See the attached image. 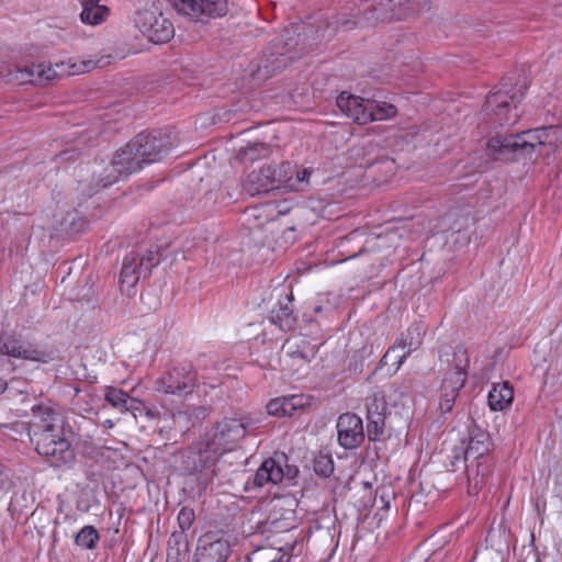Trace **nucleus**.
Instances as JSON below:
<instances>
[{
	"label": "nucleus",
	"instance_id": "obj_1",
	"mask_svg": "<svg viewBox=\"0 0 562 562\" xmlns=\"http://www.w3.org/2000/svg\"><path fill=\"white\" fill-rule=\"evenodd\" d=\"M562 130L558 126L528 130L517 134H496L486 144V155L499 161L531 158L547 145H555Z\"/></svg>",
	"mask_w": 562,
	"mask_h": 562
},
{
	"label": "nucleus",
	"instance_id": "obj_2",
	"mask_svg": "<svg viewBox=\"0 0 562 562\" xmlns=\"http://www.w3.org/2000/svg\"><path fill=\"white\" fill-rule=\"evenodd\" d=\"M492 446L488 432L477 424H472L468 427V437L451 456L448 464L450 471H457L460 465H464L468 471L469 494H477L484 485L490 467L481 459L492 449Z\"/></svg>",
	"mask_w": 562,
	"mask_h": 562
},
{
	"label": "nucleus",
	"instance_id": "obj_3",
	"mask_svg": "<svg viewBox=\"0 0 562 562\" xmlns=\"http://www.w3.org/2000/svg\"><path fill=\"white\" fill-rule=\"evenodd\" d=\"M525 85L504 79L486 98L485 114L501 126H512L519 119L518 104L525 95Z\"/></svg>",
	"mask_w": 562,
	"mask_h": 562
},
{
	"label": "nucleus",
	"instance_id": "obj_4",
	"mask_svg": "<svg viewBox=\"0 0 562 562\" xmlns=\"http://www.w3.org/2000/svg\"><path fill=\"white\" fill-rule=\"evenodd\" d=\"M40 431L29 435L38 454L48 458L54 467L69 465L75 460L74 450L65 437L64 424H43Z\"/></svg>",
	"mask_w": 562,
	"mask_h": 562
},
{
	"label": "nucleus",
	"instance_id": "obj_5",
	"mask_svg": "<svg viewBox=\"0 0 562 562\" xmlns=\"http://www.w3.org/2000/svg\"><path fill=\"white\" fill-rule=\"evenodd\" d=\"M94 67L92 60H63L52 64H32L20 68V80L33 85L45 86L65 77L76 76L90 71Z\"/></svg>",
	"mask_w": 562,
	"mask_h": 562
},
{
	"label": "nucleus",
	"instance_id": "obj_6",
	"mask_svg": "<svg viewBox=\"0 0 562 562\" xmlns=\"http://www.w3.org/2000/svg\"><path fill=\"white\" fill-rule=\"evenodd\" d=\"M159 263V255L156 250L146 249L144 251L132 250L128 252L122 263L120 273V284L123 291L132 290L142 278H147L153 268Z\"/></svg>",
	"mask_w": 562,
	"mask_h": 562
},
{
	"label": "nucleus",
	"instance_id": "obj_7",
	"mask_svg": "<svg viewBox=\"0 0 562 562\" xmlns=\"http://www.w3.org/2000/svg\"><path fill=\"white\" fill-rule=\"evenodd\" d=\"M104 401L120 413L130 414L137 418H167L175 417L173 413L160 414V411L146 406L142 401L132 397L128 393L116 386L108 385L103 389Z\"/></svg>",
	"mask_w": 562,
	"mask_h": 562
},
{
	"label": "nucleus",
	"instance_id": "obj_8",
	"mask_svg": "<svg viewBox=\"0 0 562 562\" xmlns=\"http://www.w3.org/2000/svg\"><path fill=\"white\" fill-rule=\"evenodd\" d=\"M293 35L294 31L286 29L280 36L274 38L270 52L265 55L262 60L267 72L274 74L280 71L297 57L294 50L299 38H295ZM300 36L301 34H297V37Z\"/></svg>",
	"mask_w": 562,
	"mask_h": 562
},
{
	"label": "nucleus",
	"instance_id": "obj_9",
	"mask_svg": "<svg viewBox=\"0 0 562 562\" xmlns=\"http://www.w3.org/2000/svg\"><path fill=\"white\" fill-rule=\"evenodd\" d=\"M196 378L184 368H175L156 381V390L166 395L176 396L183 404L193 393Z\"/></svg>",
	"mask_w": 562,
	"mask_h": 562
},
{
	"label": "nucleus",
	"instance_id": "obj_10",
	"mask_svg": "<svg viewBox=\"0 0 562 562\" xmlns=\"http://www.w3.org/2000/svg\"><path fill=\"white\" fill-rule=\"evenodd\" d=\"M135 24L143 35L155 44L166 43L175 34L172 23L156 10L138 11Z\"/></svg>",
	"mask_w": 562,
	"mask_h": 562
},
{
	"label": "nucleus",
	"instance_id": "obj_11",
	"mask_svg": "<svg viewBox=\"0 0 562 562\" xmlns=\"http://www.w3.org/2000/svg\"><path fill=\"white\" fill-rule=\"evenodd\" d=\"M130 143L139 157L142 167L159 161L172 147L169 136L161 132L138 134Z\"/></svg>",
	"mask_w": 562,
	"mask_h": 562
},
{
	"label": "nucleus",
	"instance_id": "obj_12",
	"mask_svg": "<svg viewBox=\"0 0 562 562\" xmlns=\"http://www.w3.org/2000/svg\"><path fill=\"white\" fill-rule=\"evenodd\" d=\"M175 10L194 21H204L224 16L227 11V0H170Z\"/></svg>",
	"mask_w": 562,
	"mask_h": 562
},
{
	"label": "nucleus",
	"instance_id": "obj_13",
	"mask_svg": "<svg viewBox=\"0 0 562 562\" xmlns=\"http://www.w3.org/2000/svg\"><path fill=\"white\" fill-rule=\"evenodd\" d=\"M243 189L251 196L268 194L274 191L283 192L280 165H267L252 170L243 181Z\"/></svg>",
	"mask_w": 562,
	"mask_h": 562
},
{
	"label": "nucleus",
	"instance_id": "obj_14",
	"mask_svg": "<svg viewBox=\"0 0 562 562\" xmlns=\"http://www.w3.org/2000/svg\"><path fill=\"white\" fill-rule=\"evenodd\" d=\"M425 333L426 327L422 323H414L386 351L381 361L386 363L387 359L393 357L395 371H397L406 358L422 346Z\"/></svg>",
	"mask_w": 562,
	"mask_h": 562
},
{
	"label": "nucleus",
	"instance_id": "obj_15",
	"mask_svg": "<svg viewBox=\"0 0 562 562\" xmlns=\"http://www.w3.org/2000/svg\"><path fill=\"white\" fill-rule=\"evenodd\" d=\"M0 356L44 363L53 359L50 353L35 348L20 336L13 334L0 336Z\"/></svg>",
	"mask_w": 562,
	"mask_h": 562
},
{
	"label": "nucleus",
	"instance_id": "obj_16",
	"mask_svg": "<svg viewBox=\"0 0 562 562\" xmlns=\"http://www.w3.org/2000/svg\"><path fill=\"white\" fill-rule=\"evenodd\" d=\"M285 462L286 457L284 453H277L273 458L265 460L255 474V484L257 486H263L269 483L278 484L285 476L289 479L294 477L297 470L295 468L286 467V471H284L283 464Z\"/></svg>",
	"mask_w": 562,
	"mask_h": 562
},
{
	"label": "nucleus",
	"instance_id": "obj_17",
	"mask_svg": "<svg viewBox=\"0 0 562 562\" xmlns=\"http://www.w3.org/2000/svg\"><path fill=\"white\" fill-rule=\"evenodd\" d=\"M454 367L450 370L441 384V393L458 396L468 378L469 356L464 348L459 347L453 352Z\"/></svg>",
	"mask_w": 562,
	"mask_h": 562
},
{
	"label": "nucleus",
	"instance_id": "obj_18",
	"mask_svg": "<svg viewBox=\"0 0 562 562\" xmlns=\"http://www.w3.org/2000/svg\"><path fill=\"white\" fill-rule=\"evenodd\" d=\"M310 405V397L303 394L277 397L267 404V413L276 418H301L305 407Z\"/></svg>",
	"mask_w": 562,
	"mask_h": 562
},
{
	"label": "nucleus",
	"instance_id": "obj_19",
	"mask_svg": "<svg viewBox=\"0 0 562 562\" xmlns=\"http://www.w3.org/2000/svg\"><path fill=\"white\" fill-rule=\"evenodd\" d=\"M244 424H216L212 440L206 442V449L220 453L233 449V445L245 436Z\"/></svg>",
	"mask_w": 562,
	"mask_h": 562
},
{
	"label": "nucleus",
	"instance_id": "obj_20",
	"mask_svg": "<svg viewBox=\"0 0 562 562\" xmlns=\"http://www.w3.org/2000/svg\"><path fill=\"white\" fill-rule=\"evenodd\" d=\"M139 157L134 150L131 143H127L126 146L121 148L114 156L112 160V169L116 173L112 179L108 180L103 188L111 186L116 182L120 177H127L134 172H137L142 169Z\"/></svg>",
	"mask_w": 562,
	"mask_h": 562
},
{
	"label": "nucleus",
	"instance_id": "obj_21",
	"mask_svg": "<svg viewBox=\"0 0 562 562\" xmlns=\"http://www.w3.org/2000/svg\"><path fill=\"white\" fill-rule=\"evenodd\" d=\"M314 169L299 168L290 162L280 164L283 192L305 191L311 186Z\"/></svg>",
	"mask_w": 562,
	"mask_h": 562
},
{
	"label": "nucleus",
	"instance_id": "obj_22",
	"mask_svg": "<svg viewBox=\"0 0 562 562\" xmlns=\"http://www.w3.org/2000/svg\"><path fill=\"white\" fill-rule=\"evenodd\" d=\"M229 554L227 541L205 535L200 538L196 549V562H226Z\"/></svg>",
	"mask_w": 562,
	"mask_h": 562
},
{
	"label": "nucleus",
	"instance_id": "obj_23",
	"mask_svg": "<svg viewBox=\"0 0 562 562\" xmlns=\"http://www.w3.org/2000/svg\"><path fill=\"white\" fill-rule=\"evenodd\" d=\"M337 105L341 112L352 119L358 124H367L370 116H367L370 108V99H363L357 95L341 92L337 97Z\"/></svg>",
	"mask_w": 562,
	"mask_h": 562
},
{
	"label": "nucleus",
	"instance_id": "obj_24",
	"mask_svg": "<svg viewBox=\"0 0 562 562\" xmlns=\"http://www.w3.org/2000/svg\"><path fill=\"white\" fill-rule=\"evenodd\" d=\"M210 407L206 405H184L180 404L171 408H167L165 405H162V412L160 414H170L173 413L175 417H167L166 419H175V418H182L189 422L193 420H204L210 417Z\"/></svg>",
	"mask_w": 562,
	"mask_h": 562
},
{
	"label": "nucleus",
	"instance_id": "obj_25",
	"mask_svg": "<svg viewBox=\"0 0 562 562\" xmlns=\"http://www.w3.org/2000/svg\"><path fill=\"white\" fill-rule=\"evenodd\" d=\"M338 441L345 449H355L361 445L364 439L363 424H337Z\"/></svg>",
	"mask_w": 562,
	"mask_h": 562
},
{
	"label": "nucleus",
	"instance_id": "obj_26",
	"mask_svg": "<svg viewBox=\"0 0 562 562\" xmlns=\"http://www.w3.org/2000/svg\"><path fill=\"white\" fill-rule=\"evenodd\" d=\"M81 5L80 19L85 24L99 25L109 15V9L100 4L99 0H81Z\"/></svg>",
	"mask_w": 562,
	"mask_h": 562
},
{
	"label": "nucleus",
	"instance_id": "obj_27",
	"mask_svg": "<svg viewBox=\"0 0 562 562\" xmlns=\"http://www.w3.org/2000/svg\"><path fill=\"white\" fill-rule=\"evenodd\" d=\"M513 398V387L508 382H503L492 387L488 392L487 402L492 411H503L512 404Z\"/></svg>",
	"mask_w": 562,
	"mask_h": 562
},
{
	"label": "nucleus",
	"instance_id": "obj_28",
	"mask_svg": "<svg viewBox=\"0 0 562 562\" xmlns=\"http://www.w3.org/2000/svg\"><path fill=\"white\" fill-rule=\"evenodd\" d=\"M430 0H380V5L397 11L398 16L419 12L429 4Z\"/></svg>",
	"mask_w": 562,
	"mask_h": 562
},
{
	"label": "nucleus",
	"instance_id": "obj_29",
	"mask_svg": "<svg viewBox=\"0 0 562 562\" xmlns=\"http://www.w3.org/2000/svg\"><path fill=\"white\" fill-rule=\"evenodd\" d=\"M293 549L294 544L278 550L259 549L254 551L248 560L249 562H289Z\"/></svg>",
	"mask_w": 562,
	"mask_h": 562
},
{
	"label": "nucleus",
	"instance_id": "obj_30",
	"mask_svg": "<svg viewBox=\"0 0 562 562\" xmlns=\"http://www.w3.org/2000/svg\"><path fill=\"white\" fill-rule=\"evenodd\" d=\"M189 547L184 533L173 532L168 541L167 555L172 562H179L188 553Z\"/></svg>",
	"mask_w": 562,
	"mask_h": 562
},
{
	"label": "nucleus",
	"instance_id": "obj_31",
	"mask_svg": "<svg viewBox=\"0 0 562 562\" xmlns=\"http://www.w3.org/2000/svg\"><path fill=\"white\" fill-rule=\"evenodd\" d=\"M387 417V407L383 396L374 394L367 400L368 422H384Z\"/></svg>",
	"mask_w": 562,
	"mask_h": 562
},
{
	"label": "nucleus",
	"instance_id": "obj_32",
	"mask_svg": "<svg viewBox=\"0 0 562 562\" xmlns=\"http://www.w3.org/2000/svg\"><path fill=\"white\" fill-rule=\"evenodd\" d=\"M370 103L371 109L367 114V116H370L368 123L373 121L387 120L396 114V108L393 104L378 102L375 100H370Z\"/></svg>",
	"mask_w": 562,
	"mask_h": 562
},
{
	"label": "nucleus",
	"instance_id": "obj_33",
	"mask_svg": "<svg viewBox=\"0 0 562 562\" xmlns=\"http://www.w3.org/2000/svg\"><path fill=\"white\" fill-rule=\"evenodd\" d=\"M99 540V533L93 526H85L76 536V544L85 549H93Z\"/></svg>",
	"mask_w": 562,
	"mask_h": 562
},
{
	"label": "nucleus",
	"instance_id": "obj_34",
	"mask_svg": "<svg viewBox=\"0 0 562 562\" xmlns=\"http://www.w3.org/2000/svg\"><path fill=\"white\" fill-rule=\"evenodd\" d=\"M195 519V514L192 508L189 507H182L177 516V520L179 524V527L181 529V532L183 533L186 530L190 529L193 521Z\"/></svg>",
	"mask_w": 562,
	"mask_h": 562
},
{
	"label": "nucleus",
	"instance_id": "obj_35",
	"mask_svg": "<svg viewBox=\"0 0 562 562\" xmlns=\"http://www.w3.org/2000/svg\"><path fill=\"white\" fill-rule=\"evenodd\" d=\"M314 470L323 476H329L334 471L333 460L327 456H321L315 460Z\"/></svg>",
	"mask_w": 562,
	"mask_h": 562
},
{
	"label": "nucleus",
	"instance_id": "obj_36",
	"mask_svg": "<svg viewBox=\"0 0 562 562\" xmlns=\"http://www.w3.org/2000/svg\"><path fill=\"white\" fill-rule=\"evenodd\" d=\"M32 412L34 417L40 418L41 422L54 420L58 415L50 405H35L32 407Z\"/></svg>",
	"mask_w": 562,
	"mask_h": 562
},
{
	"label": "nucleus",
	"instance_id": "obj_37",
	"mask_svg": "<svg viewBox=\"0 0 562 562\" xmlns=\"http://www.w3.org/2000/svg\"><path fill=\"white\" fill-rule=\"evenodd\" d=\"M267 148L262 143H249L246 147H241L239 149V155H244L249 159H256L258 156L257 153L266 151Z\"/></svg>",
	"mask_w": 562,
	"mask_h": 562
},
{
	"label": "nucleus",
	"instance_id": "obj_38",
	"mask_svg": "<svg viewBox=\"0 0 562 562\" xmlns=\"http://www.w3.org/2000/svg\"><path fill=\"white\" fill-rule=\"evenodd\" d=\"M288 353L292 359H302L303 361L307 362L311 360V357L314 356V351L312 348H308V350L300 349L299 347L296 349H293V346L289 345Z\"/></svg>",
	"mask_w": 562,
	"mask_h": 562
},
{
	"label": "nucleus",
	"instance_id": "obj_39",
	"mask_svg": "<svg viewBox=\"0 0 562 562\" xmlns=\"http://www.w3.org/2000/svg\"><path fill=\"white\" fill-rule=\"evenodd\" d=\"M456 397L457 396H451V395L441 393V401L439 404V409L441 411L442 414H446V413H449L452 411Z\"/></svg>",
	"mask_w": 562,
	"mask_h": 562
},
{
	"label": "nucleus",
	"instance_id": "obj_40",
	"mask_svg": "<svg viewBox=\"0 0 562 562\" xmlns=\"http://www.w3.org/2000/svg\"><path fill=\"white\" fill-rule=\"evenodd\" d=\"M385 424H368V437L371 441L378 440L379 436L383 434Z\"/></svg>",
	"mask_w": 562,
	"mask_h": 562
},
{
	"label": "nucleus",
	"instance_id": "obj_41",
	"mask_svg": "<svg viewBox=\"0 0 562 562\" xmlns=\"http://www.w3.org/2000/svg\"><path fill=\"white\" fill-rule=\"evenodd\" d=\"M336 26L342 30H350L352 29L357 22L355 20H344V19H337L335 21Z\"/></svg>",
	"mask_w": 562,
	"mask_h": 562
},
{
	"label": "nucleus",
	"instance_id": "obj_42",
	"mask_svg": "<svg viewBox=\"0 0 562 562\" xmlns=\"http://www.w3.org/2000/svg\"><path fill=\"white\" fill-rule=\"evenodd\" d=\"M261 215V207H252L248 210V216L259 218Z\"/></svg>",
	"mask_w": 562,
	"mask_h": 562
},
{
	"label": "nucleus",
	"instance_id": "obj_43",
	"mask_svg": "<svg viewBox=\"0 0 562 562\" xmlns=\"http://www.w3.org/2000/svg\"><path fill=\"white\" fill-rule=\"evenodd\" d=\"M7 389V382L0 378V394L3 393Z\"/></svg>",
	"mask_w": 562,
	"mask_h": 562
},
{
	"label": "nucleus",
	"instance_id": "obj_44",
	"mask_svg": "<svg viewBox=\"0 0 562 562\" xmlns=\"http://www.w3.org/2000/svg\"><path fill=\"white\" fill-rule=\"evenodd\" d=\"M323 310H324V307H323L322 305H316V306L314 307V311H315L316 313H321Z\"/></svg>",
	"mask_w": 562,
	"mask_h": 562
},
{
	"label": "nucleus",
	"instance_id": "obj_45",
	"mask_svg": "<svg viewBox=\"0 0 562 562\" xmlns=\"http://www.w3.org/2000/svg\"><path fill=\"white\" fill-rule=\"evenodd\" d=\"M114 176H115V175H111V176H109V177L106 178V180L101 179V182H103V183H102V186H103L108 180L112 179V177H114Z\"/></svg>",
	"mask_w": 562,
	"mask_h": 562
},
{
	"label": "nucleus",
	"instance_id": "obj_46",
	"mask_svg": "<svg viewBox=\"0 0 562 562\" xmlns=\"http://www.w3.org/2000/svg\"><path fill=\"white\" fill-rule=\"evenodd\" d=\"M282 314L285 315V316H289L290 315V311L288 308H284L282 311Z\"/></svg>",
	"mask_w": 562,
	"mask_h": 562
},
{
	"label": "nucleus",
	"instance_id": "obj_47",
	"mask_svg": "<svg viewBox=\"0 0 562 562\" xmlns=\"http://www.w3.org/2000/svg\"><path fill=\"white\" fill-rule=\"evenodd\" d=\"M349 418H350V419H351V418H356L358 423H361V422H362V419H361L360 417H357L356 415H352V416H350Z\"/></svg>",
	"mask_w": 562,
	"mask_h": 562
},
{
	"label": "nucleus",
	"instance_id": "obj_48",
	"mask_svg": "<svg viewBox=\"0 0 562 562\" xmlns=\"http://www.w3.org/2000/svg\"><path fill=\"white\" fill-rule=\"evenodd\" d=\"M347 415H340V417L338 418V422H342V419L346 417Z\"/></svg>",
	"mask_w": 562,
	"mask_h": 562
}]
</instances>
